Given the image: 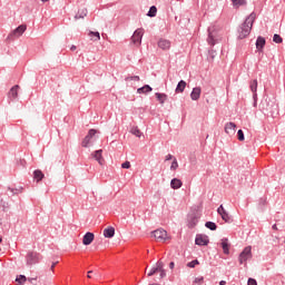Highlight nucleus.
<instances>
[{
    "label": "nucleus",
    "instance_id": "f704fd0d",
    "mask_svg": "<svg viewBox=\"0 0 285 285\" xmlns=\"http://www.w3.org/2000/svg\"><path fill=\"white\" fill-rule=\"evenodd\" d=\"M273 41L277 45L283 43V38L279 35H274Z\"/></svg>",
    "mask_w": 285,
    "mask_h": 285
},
{
    "label": "nucleus",
    "instance_id": "a18cd8bd",
    "mask_svg": "<svg viewBox=\"0 0 285 285\" xmlns=\"http://www.w3.org/2000/svg\"><path fill=\"white\" fill-rule=\"evenodd\" d=\"M272 229L277 230V225H272Z\"/></svg>",
    "mask_w": 285,
    "mask_h": 285
},
{
    "label": "nucleus",
    "instance_id": "1a4fd4ad",
    "mask_svg": "<svg viewBox=\"0 0 285 285\" xmlns=\"http://www.w3.org/2000/svg\"><path fill=\"white\" fill-rule=\"evenodd\" d=\"M217 37H218V35H217L216 28L210 27L209 28V38L207 39V42H209L210 46H215Z\"/></svg>",
    "mask_w": 285,
    "mask_h": 285
},
{
    "label": "nucleus",
    "instance_id": "c9c22d12",
    "mask_svg": "<svg viewBox=\"0 0 285 285\" xmlns=\"http://www.w3.org/2000/svg\"><path fill=\"white\" fill-rule=\"evenodd\" d=\"M177 167H178L177 159L174 158L173 165H170V170L176 171Z\"/></svg>",
    "mask_w": 285,
    "mask_h": 285
},
{
    "label": "nucleus",
    "instance_id": "c756f323",
    "mask_svg": "<svg viewBox=\"0 0 285 285\" xmlns=\"http://www.w3.org/2000/svg\"><path fill=\"white\" fill-rule=\"evenodd\" d=\"M249 89L253 94H256V90L258 89V81L257 80H253L249 83Z\"/></svg>",
    "mask_w": 285,
    "mask_h": 285
},
{
    "label": "nucleus",
    "instance_id": "f03ea898",
    "mask_svg": "<svg viewBox=\"0 0 285 285\" xmlns=\"http://www.w3.org/2000/svg\"><path fill=\"white\" fill-rule=\"evenodd\" d=\"M160 274V278H166V269L164 268V262L158 261L155 266L148 272V276L151 277L155 274Z\"/></svg>",
    "mask_w": 285,
    "mask_h": 285
},
{
    "label": "nucleus",
    "instance_id": "a878e982",
    "mask_svg": "<svg viewBox=\"0 0 285 285\" xmlns=\"http://www.w3.org/2000/svg\"><path fill=\"white\" fill-rule=\"evenodd\" d=\"M45 178L43 171L41 170H36L33 171V179H36V181H41Z\"/></svg>",
    "mask_w": 285,
    "mask_h": 285
},
{
    "label": "nucleus",
    "instance_id": "58836bf2",
    "mask_svg": "<svg viewBox=\"0 0 285 285\" xmlns=\"http://www.w3.org/2000/svg\"><path fill=\"white\" fill-rule=\"evenodd\" d=\"M139 80H140L139 76H132L127 78V81H139Z\"/></svg>",
    "mask_w": 285,
    "mask_h": 285
},
{
    "label": "nucleus",
    "instance_id": "cd10ccee",
    "mask_svg": "<svg viewBox=\"0 0 285 285\" xmlns=\"http://www.w3.org/2000/svg\"><path fill=\"white\" fill-rule=\"evenodd\" d=\"M88 37L91 38V41H100V33L99 32L90 31V33H88Z\"/></svg>",
    "mask_w": 285,
    "mask_h": 285
},
{
    "label": "nucleus",
    "instance_id": "7c9ffc66",
    "mask_svg": "<svg viewBox=\"0 0 285 285\" xmlns=\"http://www.w3.org/2000/svg\"><path fill=\"white\" fill-rule=\"evenodd\" d=\"M205 228L215 232L217 226H216V224L214 222H207V223H205Z\"/></svg>",
    "mask_w": 285,
    "mask_h": 285
},
{
    "label": "nucleus",
    "instance_id": "39448f33",
    "mask_svg": "<svg viewBox=\"0 0 285 285\" xmlns=\"http://www.w3.org/2000/svg\"><path fill=\"white\" fill-rule=\"evenodd\" d=\"M27 266H32L39 263V254L37 252H30L26 256Z\"/></svg>",
    "mask_w": 285,
    "mask_h": 285
},
{
    "label": "nucleus",
    "instance_id": "423d86ee",
    "mask_svg": "<svg viewBox=\"0 0 285 285\" xmlns=\"http://www.w3.org/2000/svg\"><path fill=\"white\" fill-rule=\"evenodd\" d=\"M151 236L155 237L156 242L164 243L167 240V232L161 228L153 232Z\"/></svg>",
    "mask_w": 285,
    "mask_h": 285
},
{
    "label": "nucleus",
    "instance_id": "09e8293b",
    "mask_svg": "<svg viewBox=\"0 0 285 285\" xmlns=\"http://www.w3.org/2000/svg\"><path fill=\"white\" fill-rule=\"evenodd\" d=\"M70 50L75 51V50H76V47H75V46L70 47Z\"/></svg>",
    "mask_w": 285,
    "mask_h": 285
},
{
    "label": "nucleus",
    "instance_id": "f257e3e1",
    "mask_svg": "<svg viewBox=\"0 0 285 285\" xmlns=\"http://www.w3.org/2000/svg\"><path fill=\"white\" fill-rule=\"evenodd\" d=\"M255 19L256 14L253 12L246 18V21H244V23L238 27V39L243 40L249 36Z\"/></svg>",
    "mask_w": 285,
    "mask_h": 285
},
{
    "label": "nucleus",
    "instance_id": "8fccbe9b",
    "mask_svg": "<svg viewBox=\"0 0 285 285\" xmlns=\"http://www.w3.org/2000/svg\"><path fill=\"white\" fill-rule=\"evenodd\" d=\"M27 281H29L30 283H32L33 278H27Z\"/></svg>",
    "mask_w": 285,
    "mask_h": 285
},
{
    "label": "nucleus",
    "instance_id": "ea45409f",
    "mask_svg": "<svg viewBox=\"0 0 285 285\" xmlns=\"http://www.w3.org/2000/svg\"><path fill=\"white\" fill-rule=\"evenodd\" d=\"M121 168L122 169H130V161H125L124 164H121Z\"/></svg>",
    "mask_w": 285,
    "mask_h": 285
},
{
    "label": "nucleus",
    "instance_id": "6e6552de",
    "mask_svg": "<svg viewBox=\"0 0 285 285\" xmlns=\"http://www.w3.org/2000/svg\"><path fill=\"white\" fill-rule=\"evenodd\" d=\"M171 42L169 39H158L157 47L160 48L161 51H169L171 48Z\"/></svg>",
    "mask_w": 285,
    "mask_h": 285
},
{
    "label": "nucleus",
    "instance_id": "864d4df0",
    "mask_svg": "<svg viewBox=\"0 0 285 285\" xmlns=\"http://www.w3.org/2000/svg\"><path fill=\"white\" fill-rule=\"evenodd\" d=\"M90 274H92V271H89V272H88V275H90Z\"/></svg>",
    "mask_w": 285,
    "mask_h": 285
},
{
    "label": "nucleus",
    "instance_id": "4468645a",
    "mask_svg": "<svg viewBox=\"0 0 285 285\" xmlns=\"http://www.w3.org/2000/svg\"><path fill=\"white\" fill-rule=\"evenodd\" d=\"M95 239V235L92 233H87L82 236V245L88 246L91 245Z\"/></svg>",
    "mask_w": 285,
    "mask_h": 285
},
{
    "label": "nucleus",
    "instance_id": "37998d69",
    "mask_svg": "<svg viewBox=\"0 0 285 285\" xmlns=\"http://www.w3.org/2000/svg\"><path fill=\"white\" fill-rule=\"evenodd\" d=\"M171 159H174L173 155L168 154L167 156H165V161H169Z\"/></svg>",
    "mask_w": 285,
    "mask_h": 285
},
{
    "label": "nucleus",
    "instance_id": "72a5a7b5",
    "mask_svg": "<svg viewBox=\"0 0 285 285\" xmlns=\"http://www.w3.org/2000/svg\"><path fill=\"white\" fill-rule=\"evenodd\" d=\"M155 16H157V8L153 6L151 8H149L148 17H155Z\"/></svg>",
    "mask_w": 285,
    "mask_h": 285
},
{
    "label": "nucleus",
    "instance_id": "dca6fc26",
    "mask_svg": "<svg viewBox=\"0 0 285 285\" xmlns=\"http://www.w3.org/2000/svg\"><path fill=\"white\" fill-rule=\"evenodd\" d=\"M19 89H20L19 86L11 87V89H9V94H8L9 98L17 99L19 97Z\"/></svg>",
    "mask_w": 285,
    "mask_h": 285
},
{
    "label": "nucleus",
    "instance_id": "b1692460",
    "mask_svg": "<svg viewBox=\"0 0 285 285\" xmlns=\"http://www.w3.org/2000/svg\"><path fill=\"white\" fill-rule=\"evenodd\" d=\"M264 47H265V38L258 37V39L256 40V49H258V51H262Z\"/></svg>",
    "mask_w": 285,
    "mask_h": 285
},
{
    "label": "nucleus",
    "instance_id": "a19ab883",
    "mask_svg": "<svg viewBox=\"0 0 285 285\" xmlns=\"http://www.w3.org/2000/svg\"><path fill=\"white\" fill-rule=\"evenodd\" d=\"M247 285H258V284L254 278H249V281H247Z\"/></svg>",
    "mask_w": 285,
    "mask_h": 285
},
{
    "label": "nucleus",
    "instance_id": "f8f14e48",
    "mask_svg": "<svg viewBox=\"0 0 285 285\" xmlns=\"http://www.w3.org/2000/svg\"><path fill=\"white\" fill-rule=\"evenodd\" d=\"M195 244L198 246H206L209 244V239H207V236L205 235H197V238H195Z\"/></svg>",
    "mask_w": 285,
    "mask_h": 285
},
{
    "label": "nucleus",
    "instance_id": "2f4dec72",
    "mask_svg": "<svg viewBox=\"0 0 285 285\" xmlns=\"http://www.w3.org/2000/svg\"><path fill=\"white\" fill-rule=\"evenodd\" d=\"M131 135L136 136L137 138H141V130H139V128L134 127L131 128Z\"/></svg>",
    "mask_w": 285,
    "mask_h": 285
},
{
    "label": "nucleus",
    "instance_id": "3c124183",
    "mask_svg": "<svg viewBox=\"0 0 285 285\" xmlns=\"http://www.w3.org/2000/svg\"><path fill=\"white\" fill-rule=\"evenodd\" d=\"M48 1H49V0H41L42 3H46V2H48Z\"/></svg>",
    "mask_w": 285,
    "mask_h": 285
},
{
    "label": "nucleus",
    "instance_id": "603ef678",
    "mask_svg": "<svg viewBox=\"0 0 285 285\" xmlns=\"http://www.w3.org/2000/svg\"><path fill=\"white\" fill-rule=\"evenodd\" d=\"M87 278H92L91 274H88Z\"/></svg>",
    "mask_w": 285,
    "mask_h": 285
},
{
    "label": "nucleus",
    "instance_id": "412c9836",
    "mask_svg": "<svg viewBox=\"0 0 285 285\" xmlns=\"http://www.w3.org/2000/svg\"><path fill=\"white\" fill-rule=\"evenodd\" d=\"M198 224V217L195 215L189 216L188 218V228H195Z\"/></svg>",
    "mask_w": 285,
    "mask_h": 285
},
{
    "label": "nucleus",
    "instance_id": "6e6d98bb",
    "mask_svg": "<svg viewBox=\"0 0 285 285\" xmlns=\"http://www.w3.org/2000/svg\"><path fill=\"white\" fill-rule=\"evenodd\" d=\"M2 242V238H0V243Z\"/></svg>",
    "mask_w": 285,
    "mask_h": 285
},
{
    "label": "nucleus",
    "instance_id": "79ce46f5",
    "mask_svg": "<svg viewBox=\"0 0 285 285\" xmlns=\"http://www.w3.org/2000/svg\"><path fill=\"white\" fill-rule=\"evenodd\" d=\"M203 281H204L203 277H197V278H195V281H193V283L202 284Z\"/></svg>",
    "mask_w": 285,
    "mask_h": 285
},
{
    "label": "nucleus",
    "instance_id": "f3484780",
    "mask_svg": "<svg viewBox=\"0 0 285 285\" xmlns=\"http://www.w3.org/2000/svg\"><path fill=\"white\" fill-rule=\"evenodd\" d=\"M183 187V181L179 178H173V180H170V188H173L174 190L180 189Z\"/></svg>",
    "mask_w": 285,
    "mask_h": 285
},
{
    "label": "nucleus",
    "instance_id": "c03bdc74",
    "mask_svg": "<svg viewBox=\"0 0 285 285\" xmlns=\"http://www.w3.org/2000/svg\"><path fill=\"white\" fill-rule=\"evenodd\" d=\"M168 267H169L170 269H174V263H170V264L168 265Z\"/></svg>",
    "mask_w": 285,
    "mask_h": 285
},
{
    "label": "nucleus",
    "instance_id": "7ed1b4c3",
    "mask_svg": "<svg viewBox=\"0 0 285 285\" xmlns=\"http://www.w3.org/2000/svg\"><path fill=\"white\" fill-rule=\"evenodd\" d=\"M98 134L96 129L88 130L87 136L82 139L81 146L82 148H88L90 144H92V138Z\"/></svg>",
    "mask_w": 285,
    "mask_h": 285
},
{
    "label": "nucleus",
    "instance_id": "473e14b6",
    "mask_svg": "<svg viewBox=\"0 0 285 285\" xmlns=\"http://www.w3.org/2000/svg\"><path fill=\"white\" fill-rule=\"evenodd\" d=\"M16 282L19 284V285H23L26 284L27 282V277L24 275H19L16 279Z\"/></svg>",
    "mask_w": 285,
    "mask_h": 285
},
{
    "label": "nucleus",
    "instance_id": "aec40b11",
    "mask_svg": "<svg viewBox=\"0 0 285 285\" xmlns=\"http://www.w3.org/2000/svg\"><path fill=\"white\" fill-rule=\"evenodd\" d=\"M26 30H27V26L20 24V26H18L17 29H14L13 35L17 37H21L23 35V32H26Z\"/></svg>",
    "mask_w": 285,
    "mask_h": 285
},
{
    "label": "nucleus",
    "instance_id": "9d476101",
    "mask_svg": "<svg viewBox=\"0 0 285 285\" xmlns=\"http://www.w3.org/2000/svg\"><path fill=\"white\" fill-rule=\"evenodd\" d=\"M91 158L95 159L100 166L104 165V158H102V149L95 150L91 153Z\"/></svg>",
    "mask_w": 285,
    "mask_h": 285
},
{
    "label": "nucleus",
    "instance_id": "c85d7f7f",
    "mask_svg": "<svg viewBox=\"0 0 285 285\" xmlns=\"http://www.w3.org/2000/svg\"><path fill=\"white\" fill-rule=\"evenodd\" d=\"M85 17H87V9H81L78 11V14L75 16V19H83Z\"/></svg>",
    "mask_w": 285,
    "mask_h": 285
},
{
    "label": "nucleus",
    "instance_id": "0eeeda50",
    "mask_svg": "<svg viewBox=\"0 0 285 285\" xmlns=\"http://www.w3.org/2000/svg\"><path fill=\"white\" fill-rule=\"evenodd\" d=\"M144 35H145V30L144 29H137L134 32V36H131V43L140 46Z\"/></svg>",
    "mask_w": 285,
    "mask_h": 285
},
{
    "label": "nucleus",
    "instance_id": "5701e85b",
    "mask_svg": "<svg viewBox=\"0 0 285 285\" xmlns=\"http://www.w3.org/2000/svg\"><path fill=\"white\" fill-rule=\"evenodd\" d=\"M155 96H156V100L158 102H160V105L166 104V101H167V95L166 94H158V92H156Z\"/></svg>",
    "mask_w": 285,
    "mask_h": 285
},
{
    "label": "nucleus",
    "instance_id": "bb28decb",
    "mask_svg": "<svg viewBox=\"0 0 285 285\" xmlns=\"http://www.w3.org/2000/svg\"><path fill=\"white\" fill-rule=\"evenodd\" d=\"M234 8L238 9L243 6H246V0H232Z\"/></svg>",
    "mask_w": 285,
    "mask_h": 285
},
{
    "label": "nucleus",
    "instance_id": "4be33fe9",
    "mask_svg": "<svg viewBox=\"0 0 285 285\" xmlns=\"http://www.w3.org/2000/svg\"><path fill=\"white\" fill-rule=\"evenodd\" d=\"M151 91H153V88L149 87L148 85L137 89V94H139V95H146V94H149Z\"/></svg>",
    "mask_w": 285,
    "mask_h": 285
},
{
    "label": "nucleus",
    "instance_id": "a211bd4d",
    "mask_svg": "<svg viewBox=\"0 0 285 285\" xmlns=\"http://www.w3.org/2000/svg\"><path fill=\"white\" fill-rule=\"evenodd\" d=\"M230 244L228 243V239L227 238H223L222 239V249H223V253H225V255H228L230 254Z\"/></svg>",
    "mask_w": 285,
    "mask_h": 285
},
{
    "label": "nucleus",
    "instance_id": "e433bc0d",
    "mask_svg": "<svg viewBox=\"0 0 285 285\" xmlns=\"http://www.w3.org/2000/svg\"><path fill=\"white\" fill-rule=\"evenodd\" d=\"M197 265H199V263H198L197 259H195V261L189 262L187 266H188L189 268H195V266H197Z\"/></svg>",
    "mask_w": 285,
    "mask_h": 285
},
{
    "label": "nucleus",
    "instance_id": "2eb2a0df",
    "mask_svg": "<svg viewBox=\"0 0 285 285\" xmlns=\"http://www.w3.org/2000/svg\"><path fill=\"white\" fill-rule=\"evenodd\" d=\"M235 124L234 122H226L225 125V134L228 136H234L235 135Z\"/></svg>",
    "mask_w": 285,
    "mask_h": 285
},
{
    "label": "nucleus",
    "instance_id": "393cba45",
    "mask_svg": "<svg viewBox=\"0 0 285 285\" xmlns=\"http://www.w3.org/2000/svg\"><path fill=\"white\" fill-rule=\"evenodd\" d=\"M185 88H186V81L180 80L179 83H177L176 94H183V91H185Z\"/></svg>",
    "mask_w": 285,
    "mask_h": 285
},
{
    "label": "nucleus",
    "instance_id": "5fc2aeb1",
    "mask_svg": "<svg viewBox=\"0 0 285 285\" xmlns=\"http://www.w3.org/2000/svg\"><path fill=\"white\" fill-rule=\"evenodd\" d=\"M149 285H159V284H149Z\"/></svg>",
    "mask_w": 285,
    "mask_h": 285
},
{
    "label": "nucleus",
    "instance_id": "de8ad7c7",
    "mask_svg": "<svg viewBox=\"0 0 285 285\" xmlns=\"http://www.w3.org/2000/svg\"><path fill=\"white\" fill-rule=\"evenodd\" d=\"M219 285H226L225 281L219 282Z\"/></svg>",
    "mask_w": 285,
    "mask_h": 285
},
{
    "label": "nucleus",
    "instance_id": "ddd939ff",
    "mask_svg": "<svg viewBox=\"0 0 285 285\" xmlns=\"http://www.w3.org/2000/svg\"><path fill=\"white\" fill-rule=\"evenodd\" d=\"M200 87H195L193 88L191 94H189V97L191 98L193 101H197L198 99H200Z\"/></svg>",
    "mask_w": 285,
    "mask_h": 285
},
{
    "label": "nucleus",
    "instance_id": "49530a36",
    "mask_svg": "<svg viewBox=\"0 0 285 285\" xmlns=\"http://www.w3.org/2000/svg\"><path fill=\"white\" fill-rule=\"evenodd\" d=\"M56 265H57V263H53V264L51 265V271H53V268H55Z\"/></svg>",
    "mask_w": 285,
    "mask_h": 285
},
{
    "label": "nucleus",
    "instance_id": "6ab92c4d",
    "mask_svg": "<svg viewBox=\"0 0 285 285\" xmlns=\"http://www.w3.org/2000/svg\"><path fill=\"white\" fill-rule=\"evenodd\" d=\"M102 235L106 238L115 237V227H107L106 229H104Z\"/></svg>",
    "mask_w": 285,
    "mask_h": 285
},
{
    "label": "nucleus",
    "instance_id": "20e7f679",
    "mask_svg": "<svg viewBox=\"0 0 285 285\" xmlns=\"http://www.w3.org/2000/svg\"><path fill=\"white\" fill-rule=\"evenodd\" d=\"M250 257H253V254L250 253V246H247L238 256V263H240V265H244L248 259H250Z\"/></svg>",
    "mask_w": 285,
    "mask_h": 285
},
{
    "label": "nucleus",
    "instance_id": "4c0bfd02",
    "mask_svg": "<svg viewBox=\"0 0 285 285\" xmlns=\"http://www.w3.org/2000/svg\"><path fill=\"white\" fill-rule=\"evenodd\" d=\"M238 141H244V132L243 130L237 131Z\"/></svg>",
    "mask_w": 285,
    "mask_h": 285
},
{
    "label": "nucleus",
    "instance_id": "9b49d317",
    "mask_svg": "<svg viewBox=\"0 0 285 285\" xmlns=\"http://www.w3.org/2000/svg\"><path fill=\"white\" fill-rule=\"evenodd\" d=\"M218 214L219 216H222L223 222H225L226 224L230 223V215L228 214V212L225 210L223 205L218 207Z\"/></svg>",
    "mask_w": 285,
    "mask_h": 285
}]
</instances>
